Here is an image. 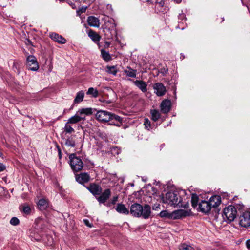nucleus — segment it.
Returning <instances> with one entry per match:
<instances>
[{
	"label": "nucleus",
	"instance_id": "obj_1",
	"mask_svg": "<svg viewBox=\"0 0 250 250\" xmlns=\"http://www.w3.org/2000/svg\"><path fill=\"white\" fill-rule=\"evenodd\" d=\"M162 200L164 203L174 207H178L186 208L189 206L188 202H187L185 204L182 203L181 198L178 196L177 192H167L165 196L162 197Z\"/></svg>",
	"mask_w": 250,
	"mask_h": 250
},
{
	"label": "nucleus",
	"instance_id": "obj_2",
	"mask_svg": "<svg viewBox=\"0 0 250 250\" xmlns=\"http://www.w3.org/2000/svg\"><path fill=\"white\" fill-rule=\"evenodd\" d=\"M130 212L134 217H142L144 219H147L151 214V207L147 204L143 207L139 204L135 203L131 206Z\"/></svg>",
	"mask_w": 250,
	"mask_h": 250
},
{
	"label": "nucleus",
	"instance_id": "obj_3",
	"mask_svg": "<svg viewBox=\"0 0 250 250\" xmlns=\"http://www.w3.org/2000/svg\"><path fill=\"white\" fill-rule=\"evenodd\" d=\"M105 27L103 31L104 34L108 39H112L115 36L116 40L118 39L117 37V30L116 24L113 20L108 21L104 24Z\"/></svg>",
	"mask_w": 250,
	"mask_h": 250
},
{
	"label": "nucleus",
	"instance_id": "obj_4",
	"mask_svg": "<svg viewBox=\"0 0 250 250\" xmlns=\"http://www.w3.org/2000/svg\"><path fill=\"white\" fill-rule=\"evenodd\" d=\"M69 164L71 168L74 172H78L81 170L83 167V163L81 159L74 154L69 155Z\"/></svg>",
	"mask_w": 250,
	"mask_h": 250
},
{
	"label": "nucleus",
	"instance_id": "obj_5",
	"mask_svg": "<svg viewBox=\"0 0 250 250\" xmlns=\"http://www.w3.org/2000/svg\"><path fill=\"white\" fill-rule=\"evenodd\" d=\"M237 211L236 208L232 205L225 207L223 210L222 216L226 221H233L236 217Z\"/></svg>",
	"mask_w": 250,
	"mask_h": 250
},
{
	"label": "nucleus",
	"instance_id": "obj_6",
	"mask_svg": "<svg viewBox=\"0 0 250 250\" xmlns=\"http://www.w3.org/2000/svg\"><path fill=\"white\" fill-rule=\"evenodd\" d=\"M112 113L105 110L98 111L95 114L96 118L99 121L102 123H106L109 122L112 118Z\"/></svg>",
	"mask_w": 250,
	"mask_h": 250
},
{
	"label": "nucleus",
	"instance_id": "obj_7",
	"mask_svg": "<svg viewBox=\"0 0 250 250\" xmlns=\"http://www.w3.org/2000/svg\"><path fill=\"white\" fill-rule=\"evenodd\" d=\"M191 212L190 210L178 209L171 212L170 219H178L182 217L189 216Z\"/></svg>",
	"mask_w": 250,
	"mask_h": 250
},
{
	"label": "nucleus",
	"instance_id": "obj_8",
	"mask_svg": "<svg viewBox=\"0 0 250 250\" xmlns=\"http://www.w3.org/2000/svg\"><path fill=\"white\" fill-rule=\"evenodd\" d=\"M27 67L29 70L36 71L39 69V64L37 59L33 55H29L26 58Z\"/></svg>",
	"mask_w": 250,
	"mask_h": 250
},
{
	"label": "nucleus",
	"instance_id": "obj_9",
	"mask_svg": "<svg viewBox=\"0 0 250 250\" xmlns=\"http://www.w3.org/2000/svg\"><path fill=\"white\" fill-rule=\"evenodd\" d=\"M239 224L243 227H248L250 226V212H244L239 218Z\"/></svg>",
	"mask_w": 250,
	"mask_h": 250
},
{
	"label": "nucleus",
	"instance_id": "obj_10",
	"mask_svg": "<svg viewBox=\"0 0 250 250\" xmlns=\"http://www.w3.org/2000/svg\"><path fill=\"white\" fill-rule=\"evenodd\" d=\"M154 93L159 97L164 96L166 93V88L161 83H157L153 86Z\"/></svg>",
	"mask_w": 250,
	"mask_h": 250
},
{
	"label": "nucleus",
	"instance_id": "obj_11",
	"mask_svg": "<svg viewBox=\"0 0 250 250\" xmlns=\"http://www.w3.org/2000/svg\"><path fill=\"white\" fill-rule=\"evenodd\" d=\"M211 207L209 204L208 201L205 200H202L199 204V211L205 213H208L211 210Z\"/></svg>",
	"mask_w": 250,
	"mask_h": 250
},
{
	"label": "nucleus",
	"instance_id": "obj_12",
	"mask_svg": "<svg viewBox=\"0 0 250 250\" xmlns=\"http://www.w3.org/2000/svg\"><path fill=\"white\" fill-rule=\"evenodd\" d=\"M92 114V109L91 108H82L79 110L77 112L76 114L81 118V121L84 120L85 119L86 115H90Z\"/></svg>",
	"mask_w": 250,
	"mask_h": 250
},
{
	"label": "nucleus",
	"instance_id": "obj_13",
	"mask_svg": "<svg viewBox=\"0 0 250 250\" xmlns=\"http://www.w3.org/2000/svg\"><path fill=\"white\" fill-rule=\"evenodd\" d=\"M50 38L60 44H64L66 42V40L62 36L56 33H51L49 35Z\"/></svg>",
	"mask_w": 250,
	"mask_h": 250
},
{
	"label": "nucleus",
	"instance_id": "obj_14",
	"mask_svg": "<svg viewBox=\"0 0 250 250\" xmlns=\"http://www.w3.org/2000/svg\"><path fill=\"white\" fill-rule=\"evenodd\" d=\"M111 120L109 121V125L120 126L122 125L123 119L122 118L114 114H112L111 115Z\"/></svg>",
	"mask_w": 250,
	"mask_h": 250
},
{
	"label": "nucleus",
	"instance_id": "obj_15",
	"mask_svg": "<svg viewBox=\"0 0 250 250\" xmlns=\"http://www.w3.org/2000/svg\"><path fill=\"white\" fill-rule=\"evenodd\" d=\"M221 202V198L219 195H215L211 196L208 202H209V204L211 208H215L217 207L220 204Z\"/></svg>",
	"mask_w": 250,
	"mask_h": 250
},
{
	"label": "nucleus",
	"instance_id": "obj_16",
	"mask_svg": "<svg viewBox=\"0 0 250 250\" xmlns=\"http://www.w3.org/2000/svg\"><path fill=\"white\" fill-rule=\"evenodd\" d=\"M161 110L163 113H168L171 108V102L169 100H164L162 101L160 105Z\"/></svg>",
	"mask_w": 250,
	"mask_h": 250
},
{
	"label": "nucleus",
	"instance_id": "obj_17",
	"mask_svg": "<svg viewBox=\"0 0 250 250\" xmlns=\"http://www.w3.org/2000/svg\"><path fill=\"white\" fill-rule=\"evenodd\" d=\"M110 195V190L106 189L97 198V200L100 203H104L109 198Z\"/></svg>",
	"mask_w": 250,
	"mask_h": 250
},
{
	"label": "nucleus",
	"instance_id": "obj_18",
	"mask_svg": "<svg viewBox=\"0 0 250 250\" xmlns=\"http://www.w3.org/2000/svg\"><path fill=\"white\" fill-rule=\"evenodd\" d=\"M89 176L86 173H82L76 176V181L80 184H83L87 182L89 180Z\"/></svg>",
	"mask_w": 250,
	"mask_h": 250
},
{
	"label": "nucleus",
	"instance_id": "obj_19",
	"mask_svg": "<svg viewBox=\"0 0 250 250\" xmlns=\"http://www.w3.org/2000/svg\"><path fill=\"white\" fill-rule=\"evenodd\" d=\"M134 83L136 86H137L140 90L143 92H146L147 91V83L142 80H136L134 81Z\"/></svg>",
	"mask_w": 250,
	"mask_h": 250
},
{
	"label": "nucleus",
	"instance_id": "obj_20",
	"mask_svg": "<svg viewBox=\"0 0 250 250\" xmlns=\"http://www.w3.org/2000/svg\"><path fill=\"white\" fill-rule=\"evenodd\" d=\"M87 22L89 26L98 27L100 26L99 20L94 16H89L87 19Z\"/></svg>",
	"mask_w": 250,
	"mask_h": 250
},
{
	"label": "nucleus",
	"instance_id": "obj_21",
	"mask_svg": "<svg viewBox=\"0 0 250 250\" xmlns=\"http://www.w3.org/2000/svg\"><path fill=\"white\" fill-rule=\"evenodd\" d=\"M88 190L93 195H100L101 193V187L96 184H91L88 188Z\"/></svg>",
	"mask_w": 250,
	"mask_h": 250
},
{
	"label": "nucleus",
	"instance_id": "obj_22",
	"mask_svg": "<svg viewBox=\"0 0 250 250\" xmlns=\"http://www.w3.org/2000/svg\"><path fill=\"white\" fill-rule=\"evenodd\" d=\"M88 35L95 42H98L101 39L100 36L97 33L92 30H90L88 31Z\"/></svg>",
	"mask_w": 250,
	"mask_h": 250
},
{
	"label": "nucleus",
	"instance_id": "obj_23",
	"mask_svg": "<svg viewBox=\"0 0 250 250\" xmlns=\"http://www.w3.org/2000/svg\"><path fill=\"white\" fill-rule=\"evenodd\" d=\"M116 210L120 213L125 214H128L129 213V210L126 208L125 205L122 204H118Z\"/></svg>",
	"mask_w": 250,
	"mask_h": 250
},
{
	"label": "nucleus",
	"instance_id": "obj_24",
	"mask_svg": "<svg viewBox=\"0 0 250 250\" xmlns=\"http://www.w3.org/2000/svg\"><path fill=\"white\" fill-rule=\"evenodd\" d=\"M124 72L126 76L130 77L135 78L136 76L137 71L131 68L130 67H127V68L124 70Z\"/></svg>",
	"mask_w": 250,
	"mask_h": 250
},
{
	"label": "nucleus",
	"instance_id": "obj_25",
	"mask_svg": "<svg viewBox=\"0 0 250 250\" xmlns=\"http://www.w3.org/2000/svg\"><path fill=\"white\" fill-rule=\"evenodd\" d=\"M150 114L151 115V119L154 122L158 121L161 116L159 111L156 109H151L150 110Z\"/></svg>",
	"mask_w": 250,
	"mask_h": 250
},
{
	"label": "nucleus",
	"instance_id": "obj_26",
	"mask_svg": "<svg viewBox=\"0 0 250 250\" xmlns=\"http://www.w3.org/2000/svg\"><path fill=\"white\" fill-rule=\"evenodd\" d=\"M84 93L83 91H80L78 92L76 96L74 99V103L76 104H78L81 102H82L83 100Z\"/></svg>",
	"mask_w": 250,
	"mask_h": 250
},
{
	"label": "nucleus",
	"instance_id": "obj_27",
	"mask_svg": "<svg viewBox=\"0 0 250 250\" xmlns=\"http://www.w3.org/2000/svg\"><path fill=\"white\" fill-rule=\"evenodd\" d=\"M101 53L102 58L106 62L111 60V57L108 52L105 51L104 49H101Z\"/></svg>",
	"mask_w": 250,
	"mask_h": 250
},
{
	"label": "nucleus",
	"instance_id": "obj_28",
	"mask_svg": "<svg viewBox=\"0 0 250 250\" xmlns=\"http://www.w3.org/2000/svg\"><path fill=\"white\" fill-rule=\"evenodd\" d=\"M64 144L67 146L70 147H74L76 146L75 141L72 137L65 139Z\"/></svg>",
	"mask_w": 250,
	"mask_h": 250
},
{
	"label": "nucleus",
	"instance_id": "obj_29",
	"mask_svg": "<svg viewBox=\"0 0 250 250\" xmlns=\"http://www.w3.org/2000/svg\"><path fill=\"white\" fill-rule=\"evenodd\" d=\"M81 118L78 116V115L75 114V115L71 118H70L67 121V124H76L79 122H81Z\"/></svg>",
	"mask_w": 250,
	"mask_h": 250
},
{
	"label": "nucleus",
	"instance_id": "obj_30",
	"mask_svg": "<svg viewBox=\"0 0 250 250\" xmlns=\"http://www.w3.org/2000/svg\"><path fill=\"white\" fill-rule=\"evenodd\" d=\"M106 71L109 74H111L115 76L117 74L118 70L116 66L108 65L106 66Z\"/></svg>",
	"mask_w": 250,
	"mask_h": 250
},
{
	"label": "nucleus",
	"instance_id": "obj_31",
	"mask_svg": "<svg viewBox=\"0 0 250 250\" xmlns=\"http://www.w3.org/2000/svg\"><path fill=\"white\" fill-rule=\"evenodd\" d=\"M86 94L91 95L92 97L97 98L98 96V91L93 87H90L86 92Z\"/></svg>",
	"mask_w": 250,
	"mask_h": 250
},
{
	"label": "nucleus",
	"instance_id": "obj_32",
	"mask_svg": "<svg viewBox=\"0 0 250 250\" xmlns=\"http://www.w3.org/2000/svg\"><path fill=\"white\" fill-rule=\"evenodd\" d=\"M199 197L196 194H192L191 197V204L194 208H195L198 206Z\"/></svg>",
	"mask_w": 250,
	"mask_h": 250
},
{
	"label": "nucleus",
	"instance_id": "obj_33",
	"mask_svg": "<svg viewBox=\"0 0 250 250\" xmlns=\"http://www.w3.org/2000/svg\"><path fill=\"white\" fill-rule=\"evenodd\" d=\"M38 205L40 209H44L47 206V202L44 199H41L39 200Z\"/></svg>",
	"mask_w": 250,
	"mask_h": 250
},
{
	"label": "nucleus",
	"instance_id": "obj_34",
	"mask_svg": "<svg viewBox=\"0 0 250 250\" xmlns=\"http://www.w3.org/2000/svg\"><path fill=\"white\" fill-rule=\"evenodd\" d=\"M179 249V250H195L192 246L185 243L180 245Z\"/></svg>",
	"mask_w": 250,
	"mask_h": 250
},
{
	"label": "nucleus",
	"instance_id": "obj_35",
	"mask_svg": "<svg viewBox=\"0 0 250 250\" xmlns=\"http://www.w3.org/2000/svg\"><path fill=\"white\" fill-rule=\"evenodd\" d=\"M31 211V208L27 204H24L22 206V211L26 214L28 215Z\"/></svg>",
	"mask_w": 250,
	"mask_h": 250
},
{
	"label": "nucleus",
	"instance_id": "obj_36",
	"mask_svg": "<svg viewBox=\"0 0 250 250\" xmlns=\"http://www.w3.org/2000/svg\"><path fill=\"white\" fill-rule=\"evenodd\" d=\"M69 124H67V122L65 124L64 129V131L67 133H71L74 132V129L69 125Z\"/></svg>",
	"mask_w": 250,
	"mask_h": 250
},
{
	"label": "nucleus",
	"instance_id": "obj_37",
	"mask_svg": "<svg viewBox=\"0 0 250 250\" xmlns=\"http://www.w3.org/2000/svg\"><path fill=\"white\" fill-rule=\"evenodd\" d=\"M159 216L161 217H166L170 219L171 212H168L167 210H163L160 212Z\"/></svg>",
	"mask_w": 250,
	"mask_h": 250
},
{
	"label": "nucleus",
	"instance_id": "obj_38",
	"mask_svg": "<svg viewBox=\"0 0 250 250\" xmlns=\"http://www.w3.org/2000/svg\"><path fill=\"white\" fill-rule=\"evenodd\" d=\"M144 125L145 127L148 130H149L151 128V122L148 118L145 119Z\"/></svg>",
	"mask_w": 250,
	"mask_h": 250
},
{
	"label": "nucleus",
	"instance_id": "obj_39",
	"mask_svg": "<svg viewBox=\"0 0 250 250\" xmlns=\"http://www.w3.org/2000/svg\"><path fill=\"white\" fill-rule=\"evenodd\" d=\"M10 223L13 226H17L19 224L20 221L18 218L13 217L11 219Z\"/></svg>",
	"mask_w": 250,
	"mask_h": 250
},
{
	"label": "nucleus",
	"instance_id": "obj_40",
	"mask_svg": "<svg viewBox=\"0 0 250 250\" xmlns=\"http://www.w3.org/2000/svg\"><path fill=\"white\" fill-rule=\"evenodd\" d=\"M152 208L155 210H158L160 209V205L159 204H155L152 207Z\"/></svg>",
	"mask_w": 250,
	"mask_h": 250
},
{
	"label": "nucleus",
	"instance_id": "obj_41",
	"mask_svg": "<svg viewBox=\"0 0 250 250\" xmlns=\"http://www.w3.org/2000/svg\"><path fill=\"white\" fill-rule=\"evenodd\" d=\"M168 72V69L167 68H163L161 69L160 73H162L163 75H166Z\"/></svg>",
	"mask_w": 250,
	"mask_h": 250
},
{
	"label": "nucleus",
	"instance_id": "obj_42",
	"mask_svg": "<svg viewBox=\"0 0 250 250\" xmlns=\"http://www.w3.org/2000/svg\"><path fill=\"white\" fill-rule=\"evenodd\" d=\"M178 18L179 19H180L182 21L184 20L185 21H186L187 20V19L185 17V15L183 13L179 14Z\"/></svg>",
	"mask_w": 250,
	"mask_h": 250
},
{
	"label": "nucleus",
	"instance_id": "obj_43",
	"mask_svg": "<svg viewBox=\"0 0 250 250\" xmlns=\"http://www.w3.org/2000/svg\"><path fill=\"white\" fill-rule=\"evenodd\" d=\"M118 197L117 196H114L112 200V201H111V203L112 204H116V203L117 202V200H118Z\"/></svg>",
	"mask_w": 250,
	"mask_h": 250
},
{
	"label": "nucleus",
	"instance_id": "obj_44",
	"mask_svg": "<svg viewBox=\"0 0 250 250\" xmlns=\"http://www.w3.org/2000/svg\"><path fill=\"white\" fill-rule=\"evenodd\" d=\"M246 246L248 249L250 250V239H248L246 241Z\"/></svg>",
	"mask_w": 250,
	"mask_h": 250
},
{
	"label": "nucleus",
	"instance_id": "obj_45",
	"mask_svg": "<svg viewBox=\"0 0 250 250\" xmlns=\"http://www.w3.org/2000/svg\"><path fill=\"white\" fill-rule=\"evenodd\" d=\"M112 151L113 152L115 151V153L117 154H119L120 153V150L119 149H118L117 147L113 148Z\"/></svg>",
	"mask_w": 250,
	"mask_h": 250
},
{
	"label": "nucleus",
	"instance_id": "obj_46",
	"mask_svg": "<svg viewBox=\"0 0 250 250\" xmlns=\"http://www.w3.org/2000/svg\"><path fill=\"white\" fill-rule=\"evenodd\" d=\"M5 169V166L2 163H0V172L3 171Z\"/></svg>",
	"mask_w": 250,
	"mask_h": 250
},
{
	"label": "nucleus",
	"instance_id": "obj_47",
	"mask_svg": "<svg viewBox=\"0 0 250 250\" xmlns=\"http://www.w3.org/2000/svg\"><path fill=\"white\" fill-rule=\"evenodd\" d=\"M110 45V42H105L104 43V48H108Z\"/></svg>",
	"mask_w": 250,
	"mask_h": 250
},
{
	"label": "nucleus",
	"instance_id": "obj_48",
	"mask_svg": "<svg viewBox=\"0 0 250 250\" xmlns=\"http://www.w3.org/2000/svg\"><path fill=\"white\" fill-rule=\"evenodd\" d=\"M95 0H83V2L87 3V4H90L92 2H93Z\"/></svg>",
	"mask_w": 250,
	"mask_h": 250
},
{
	"label": "nucleus",
	"instance_id": "obj_49",
	"mask_svg": "<svg viewBox=\"0 0 250 250\" xmlns=\"http://www.w3.org/2000/svg\"><path fill=\"white\" fill-rule=\"evenodd\" d=\"M68 3L69 4V5H70L72 7V8L74 9H76L77 7L75 5V3H73V2H68Z\"/></svg>",
	"mask_w": 250,
	"mask_h": 250
},
{
	"label": "nucleus",
	"instance_id": "obj_50",
	"mask_svg": "<svg viewBox=\"0 0 250 250\" xmlns=\"http://www.w3.org/2000/svg\"><path fill=\"white\" fill-rule=\"evenodd\" d=\"M84 223L87 226H89V227H91V225H90V224L89 223V222L87 220H84Z\"/></svg>",
	"mask_w": 250,
	"mask_h": 250
},
{
	"label": "nucleus",
	"instance_id": "obj_51",
	"mask_svg": "<svg viewBox=\"0 0 250 250\" xmlns=\"http://www.w3.org/2000/svg\"><path fill=\"white\" fill-rule=\"evenodd\" d=\"M158 4L161 6H163L164 5V1H163V0H161L160 2H158Z\"/></svg>",
	"mask_w": 250,
	"mask_h": 250
},
{
	"label": "nucleus",
	"instance_id": "obj_52",
	"mask_svg": "<svg viewBox=\"0 0 250 250\" xmlns=\"http://www.w3.org/2000/svg\"><path fill=\"white\" fill-rule=\"evenodd\" d=\"M176 3L179 4L181 2L182 0H173Z\"/></svg>",
	"mask_w": 250,
	"mask_h": 250
},
{
	"label": "nucleus",
	"instance_id": "obj_53",
	"mask_svg": "<svg viewBox=\"0 0 250 250\" xmlns=\"http://www.w3.org/2000/svg\"><path fill=\"white\" fill-rule=\"evenodd\" d=\"M223 197H226V198H228V197H229L228 194L227 193H224Z\"/></svg>",
	"mask_w": 250,
	"mask_h": 250
},
{
	"label": "nucleus",
	"instance_id": "obj_54",
	"mask_svg": "<svg viewBox=\"0 0 250 250\" xmlns=\"http://www.w3.org/2000/svg\"><path fill=\"white\" fill-rule=\"evenodd\" d=\"M58 154H59V157L61 158V150L59 149H58Z\"/></svg>",
	"mask_w": 250,
	"mask_h": 250
},
{
	"label": "nucleus",
	"instance_id": "obj_55",
	"mask_svg": "<svg viewBox=\"0 0 250 250\" xmlns=\"http://www.w3.org/2000/svg\"><path fill=\"white\" fill-rule=\"evenodd\" d=\"M2 154L1 153V152L0 151V157H1L2 156Z\"/></svg>",
	"mask_w": 250,
	"mask_h": 250
}]
</instances>
